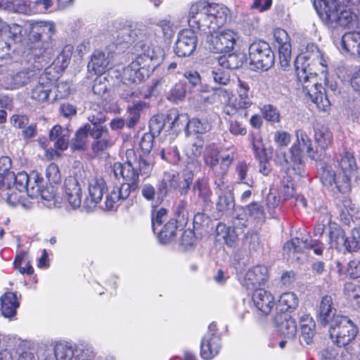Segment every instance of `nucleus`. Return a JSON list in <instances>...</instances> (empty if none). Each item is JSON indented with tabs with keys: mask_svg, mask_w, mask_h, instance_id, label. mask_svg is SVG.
I'll list each match as a JSON object with an SVG mask.
<instances>
[{
	"mask_svg": "<svg viewBox=\"0 0 360 360\" xmlns=\"http://www.w3.org/2000/svg\"><path fill=\"white\" fill-rule=\"evenodd\" d=\"M193 190L198 192V199L204 209L211 207L212 191L207 181L197 180L193 184Z\"/></svg>",
	"mask_w": 360,
	"mask_h": 360,
	"instance_id": "nucleus-32",
	"label": "nucleus"
},
{
	"mask_svg": "<svg viewBox=\"0 0 360 360\" xmlns=\"http://www.w3.org/2000/svg\"><path fill=\"white\" fill-rule=\"evenodd\" d=\"M186 94V84L185 82L180 81L177 82L168 93L167 98L169 100L177 102L182 101Z\"/></svg>",
	"mask_w": 360,
	"mask_h": 360,
	"instance_id": "nucleus-54",
	"label": "nucleus"
},
{
	"mask_svg": "<svg viewBox=\"0 0 360 360\" xmlns=\"http://www.w3.org/2000/svg\"><path fill=\"white\" fill-rule=\"evenodd\" d=\"M88 132L84 129V125L79 128L75 132V137L70 142L72 150L84 151L88 146Z\"/></svg>",
	"mask_w": 360,
	"mask_h": 360,
	"instance_id": "nucleus-45",
	"label": "nucleus"
},
{
	"mask_svg": "<svg viewBox=\"0 0 360 360\" xmlns=\"http://www.w3.org/2000/svg\"><path fill=\"white\" fill-rule=\"evenodd\" d=\"M40 70L32 66L23 68L13 76L6 77L3 85L6 89H15L25 86L38 78Z\"/></svg>",
	"mask_w": 360,
	"mask_h": 360,
	"instance_id": "nucleus-17",
	"label": "nucleus"
},
{
	"mask_svg": "<svg viewBox=\"0 0 360 360\" xmlns=\"http://www.w3.org/2000/svg\"><path fill=\"white\" fill-rule=\"evenodd\" d=\"M55 33V26L50 22H36L32 24L30 33V41H41L52 42V36Z\"/></svg>",
	"mask_w": 360,
	"mask_h": 360,
	"instance_id": "nucleus-21",
	"label": "nucleus"
},
{
	"mask_svg": "<svg viewBox=\"0 0 360 360\" xmlns=\"http://www.w3.org/2000/svg\"><path fill=\"white\" fill-rule=\"evenodd\" d=\"M315 86L319 94H314L313 91L310 92L302 86L303 93L309 96L311 101L316 103L319 108H321L323 110H326V108L330 105L328 96L330 93L336 94V93L338 92V85L335 82L327 79L326 87H323L321 84H319L317 79Z\"/></svg>",
	"mask_w": 360,
	"mask_h": 360,
	"instance_id": "nucleus-15",
	"label": "nucleus"
},
{
	"mask_svg": "<svg viewBox=\"0 0 360 360\" xmlns=\"http://www.w3.org/2000/svg\"><path fill=\"white\" fill-rule=\"evenodd\" d=\"M359 330L356 324L345 316L338 315L329 328L330 338L338 347H345L355 339Z\"/></svg>",
	"mask_w": 360,
	"mask_h": 360,
	"instance_id": "nucleus-10",
	"label": "nucleus"
},
{
	"mask_svg": "<svg viewBox=\"0 0 360 360\" xmlns=\"http://www.w3.org/2000/svg\"><path fill=\"white\" fill-rule=\"evenodd\" d=\"M70 131L60 125H55L49 132V139L54 141V147L60 150H65L70 144Z\"/></svg>",
	"mask_w": 360,
	"mask_h": 360,
	"instance_id": "nucleus-27",
	"label": "nucleus"
},
{
	"mask_svg": "<svg viewBox=\"0 0 360 360\" xmlns=\"http://www.w3.org/2000/svg\"><path fill=\"white\" fill-rule=\"evenodd\" d=\"M211 144H214V143H211ZM209 145H210V143L207 144L202 150L203 141L202 139H198L195 142H194L189 148H187L186 154L188 156L191 158L192 164L198 165V162L195 161V160H196L201 154L203 155L206 146ZM214 145L219 147L216 143H214ZM220 153L221 154H225L224 153ZM227 153H226V154Z\"/></svg>",
	"mask_w": 360,
	"mask_h": 360,
	"instance_id": "nucleus-49",
	"label": "nucleus"
},
{
	"mask_svg": "<svg viewBox=\"0 0 360 360\" xmlns=\"http://www.w3.org/2000/svg\"><path fill=\"white\" fill-rule=\"evenodd\" d=\"M84 125V129H86L88 132V134L94 140L109 136V130L105 124L91 126L89 125V123H86Z\"/></svg>",
	"mask_w": 360,
	"mask_h": 360,
	"instance_id": "nucleus-56",
	"label": "nucleus"
},
{
	"mask_svg": "<svg viewBox=\"0 0 360 360\" xmlns=\"http://www.w3.org/2000/svg\"><path fill=\"white\" fill-rule=\"evenodd\" d=\"M75 350L65 343H58L54 347V355L46 357L45 360H72Z\"/></svg>",
	"mask_w": 360,
	"mask_h": 360,
	"instance_id": "nucleus-44",
	"label": "nucleus"
},
{
	"mask_svg": "<svg viewBox=\"0 0 360 360\" xmlns=\"http://www.w3.org/2000/svg\"><path fill=\"white\" fill-rule=\"evenodd\" d=\"M246 60L243 53H233L218 58L219 65L226 69L236 70L240 68Z\"/></svg>",
	"mask_w": 360,
	"mask_h": 360,
	"instance_id": "nucleus-37",
	"label": "nucleus"
},
{
	"mask_svg": "<svg viewBox=\"0 0 360 360\" xmlns=\"http://www.w3.org/2000/svg\"><path fill=\"white\" fill-rule=\"evenodd\" d=\"M188 202L186 199L180 200L176 207L175 209V215L177 221L180 224H184L187 221L188 212L187 210Z\"/></svg>",
	"mask_w": 360,
	"mask_h": 360,
	"instance_id": "nucleus-61",
	"label": "nucleus"
},
{
	"mask_svg": "<svg viewBox=\"0 0 360 360\" xmlns=\"http://www.w3.org/2000/svg\"><path fill=\"white\" fill-rule=\"evenodd\" d=\"M249 64L253 70L266 71L275 63V56L269 44L259 40L252 42L249 46Z\"/></svg>",
	"mask_w": 360,
	"mask_h": 360,
	"instance_id": "nucleus-11",
	"label": "nucleus"
},
{
	"mask_svg": "<svg viewBox=\"0 0 360 360\" xmlns=\"http://www.w3.org/2000/svg\"><path fill=\"white\" fill-rule=\"evenodd\" d=\"M249 165L245 161L241 160L238 162L235 167V176L236 181L238 184L248 185L252 187L255 181L252 178L248 175Z\"/></svg>",
	"mask_w": 360,
	"mask_h": 360,
	"instance_id": "nucleus-43",
	"label": "nucleus"
},
{
	"mask_svg": "<svg viewBox=\"0 0 360 360\" xmlns=\"http://www.w3.org/2000/svg\"><path fill=\"white\" fill-rule=\"evenodd\" d=\"M220 349V336L205 335L201 340L200 356L205 359H212L218 354Z\"/></svg>",
	"mask_w": 360,
	"mask_h": 360,
	"instance_id": "nucleus-26",
	"label": "nucleus"
},
{
	"mask_svg": "<svg viewBox=\"0 0 360 360\" xmlns=\"http://www.w3.org/2000/svg\"><path fill=\"white\" fill-rule=\"evenodd\" d=\"M110 52L96 50L91 55V61L88 64V68L93 70L95 74H103L108 68L110 64Z\"/></svg>",
	"mask_w": 360,
	"mask_h": 360,
	"instance_id": "nucleus-28",
	"label": "nucleus"
},
{
	"mask_svg": "<svg viewBox=\"0 0 360 360\" xmlns=\"http://www.w3.org/2000/svg\"><path fill=\"white\" fill-rule=\"evenodd\" d=\"M245 211L248 215L257 219L258 221H264L265 219V212L263 207L258 202H253L245 207Z\"/></svg>",
	"mask_w": 360,
	"mask_h": 360,
	"instance_id": "nucleus-59",
	"label": "nucleus"
},
{
	"mask_svg": "<svg viewBox=\"0 0 360 360\" xmlns=\"http://www.w3.org/2000/svg\"><path fill=\"white\" fill-rule=\"evenodd\" d=\"M268 279V269L265 266H256L248 270L244 277L243 285L248 290H256L264 285Z\"/></svg>",
	"mask_w": 360,
	"mask_h": 360,
	"instance_id": "nucleus-18",
	"label": "nucleus"
},
{
	"mask_svg": "<svg viewBox=\"0 0 360 360\" xmlns=\"http://www.w3.org/2000/svg\"><path fill=\"white\" fill-rule=\"evenodd\" d=\"M113 144L114 141L109 135L108 136L94 139L91 143V149L95 155L100 156L105 150L112 146Z\"/></svg>",
	"mask_w": 360,
	"mask_h": 360,
	"instance_id": "nucleus-48",
	"label": "nucleus"
},
{
	"mask_svg": "<svg viewBox=\"0 0 360 360\" xmlns=\"http://www.w3.org/2000/svg\"><path fill=\"white\" fill-rule=\"evenodd\" d=\"M216 232L217 240H223L229 247H232L238 238L234 229L222 223L217 225Z\"/></svg>",
	"mask_w": 360,
	"mask_h": 360,
	"instance_id": "nucleus-41",
	"label": "nucleus"
},
{
	"mask_svg": "<svg viewBox=\"0 0 360 360\" xmlns=\"http://www.w3.org/2000/svg\"><path fill=\"white\" fill-rule=\"evenodd\" d=\"M6 175H0V197L8 204H14L18 200V195L14 193L13 187L11 186L9 181L6 180Z\"/></svg>",
	"mask_w": 360,
	"mask_h": 360,
	"instance_id": "nucleus-42",
	"label": "nucleus"
},
{
	"mask_svg": "<svg viewBox=\"0 0 360 360\" xmlns=\"http://www.w3.org/2000/svg\"><path fill=\"white\" fill-rule=\"evenodd\" d=\"M335 167L340 169L338 174L332 165L321 162L318 173L322 185L333 193L350 191L352 184L358 178L357 165L352 152L345 150L336 156Z\"/></svg>",
	"mask_w": 360,
	"mask_h": 360,
	"instance_id": "nucleus-3",
	"label": "nucleus"
},
{
	"mask_svg": "<svg viewBox=\"0 0 360 360\" xmlns=\"http://www.w3.org/2000/svg\"><path fill=\"white\" fill-rule=\"evenodd\" d=\"M51 90L49 83L45 84L39 82L32 90V98L39 102L45 101L48 99Z\"/></svg>",
	"mask_w": 360,
	"mask_h": 360,
	"instance_id": "nucleus-52",
	"label": "nucleus"
},
{
	"mask_svg": "<svg viewBox=\"0 0 360 360\" xmlns=\"http://www.w3.org/2000/svg\"><path fill=\"white\" fill-rule=\"evenodd\" d=\"M127 82L124 81L120 86V96L121 98L130 102L134 101L135 98H140L142 95L137 85L132 84L129 86Z\"/></svg>",
	"mask_w": 360,
	"mask_h": 360,
	"instance_id": "nucleus-47",
	"label": "nucleus"
},
{
	"mask_svg": "<svg viewBox=\"0 0 360 360\" xmlns=\"http://www.w3.org/2000/svg\"><path fill=\"white\" fill-rule=\"evenodd\" d=\"M75 360H98L95 359L92 347L78 345L75 349Z\"/></svg>",
	"mask_w": 360,
	"mask_h": 360,
	"instance_id": "nucleus-55",
	"label": "nucleus"
},
{
	"mask_svg": "<svg viewBox=\"0 0 360 360\" xmlns=\"http://www.w3.org/2000/svg\"><path fill=\"white\" fill-rule=\"evenodd\" d=\"M160 155L162 159L173 165L178 164L180 160V154L176 146L167 149L162 148L160 151Z\"/></svg>",
	"mask_w": 360,
	"mask_h": 360,
	"instance_id": "nucleus-60",
	"label": "nucleus"
},
{
	"mask_svg": "<svg viewBox=\"0 0 360 360\" xmlns=\"http://www.w3.org/2000/svg\"><path fill=\"white\" fill-rule=\"evenodd\" d=\"M210 129V124L206 120L193 118L192 120H190L189 125L188 126V132H186V134L188 135L190 134V131L194 134H202L208 131Z\"/></svg>",
	"mask_w": 360,
	"mask_h": 360,
	"instance_id": "nucleus-53",
	"label": "nucleus"
},
{
	"mask_svg": "<svg viewBox=\"0 0 360 360\" xmlns=\"http://www.w3.org/2000/svg\"><path fill=\"white\" fill-rule=\"evenodd\" d=\"M337 208L339 212L340 220L346 225L349 226L353 218L358 213V207L347 198L338 201Z\"/></svg>",
	"mask_w": 360,
	"mask_h": 360,
	"instance_id": "nucleus-29",
	"label": "nucleus"
},
{
	"mask_svg": "<svg viewBox=\"0 0 360 360\" xmlns=\"http://www.w3.org/2000/svg\"><path fill=\"white\" fill-rule=\"evenodd\" d=\"M345 238V231L341 227L336 224L329 226L328 243L331 247H335L337 249L341 248L342 246H344Z\"/></svg>",
	"mask_w": 360,
	"mask_h": 360,
	"instance_id": "nucleus-46",
	"label": "nucleus"
},
{
	"mask_svg": "<svg viewBox=\"0 0 360 360\" xmlns=\"http://www.w3.org/2000/svg\"><path fill=\"white\" fill-rule=\"evenodd\" d=\"M298 306V298L293 292L283 293L278 300L276 309L281 313L291 312Z\"/></svg>",
	"mask_w": 360,
	"mask_h": 360,
	"instance_id": "nucleus-40",
	"label": "nucleus"
},
{
	"mask_svg": "<svg viewBox=\"0 0 360 360\" xmlns=\"http://www.w3.org/2000/svg\"><path fill=\"white\" fill-rule=\"evenodd\" d=\"M336 309L334 307L333 299L331 295H324L318 306L316 310V318L318 322L322 326L331 323L335 318Z\"/></svg>",
	"mask_w": 360,
	"mask_h": 360,
	"instance_id": "nucleus-19",
	"label": "nucleus"
},
{
	"mask_svg": "<svg viewBox=\"0 0 360 360\" xmlns=\"http://www.w3.org/2000/svg\"><path fill=\"white\" fill-rule=\"evenodd\" d=\"M65 193L69 204L73 208H78L82 204V187L77 179L73 176L65 179Z\"/></svg>",
	"mask_w": 360,
	"mask_h": 360,
	"instance_id": "nucleus-22",
	"label": "nucleus"
},
{
	"mask_svg": "<svg viewBox=\"0 0 360 360\" xmlns=\"http://www.w3.org/2000/svg\"><path fill=\"white\" fill-rule=\"evenodd\" d=\"M261 110L262 115L266 120L272 122H279V112L274 105L270 104L264 105Z\"/></svg>",
	"mask_w": 360,
	"mask_h": 360,
	"instance_id": "nucleus-63",
	"label": "nucleus"
},
{
	"mask_svg": "<svg viewBox=\"0 0 360 360\" xmlns=\"http://www.w3.org/2000/svg\"><path fill=\"white\" fill-rule=\"evenodd\" d=\"M358 5L360 0H314L313 6L328 27L352 28L359 25V17L349 10L340 11L341 5Z\"/></svg>",
	"mask_w": 360,
	"mask_h": 360,
	"instance_id": "nucleus-5",
	"label": "nucleus"
},
{
	"mask_svg": "<svg viewBox=\"0 0 360 360\" xmlns=\"http://www.w3.org/2000/svg\"><path fill=\"white\" fill-rule=\"evenodd\" d=\"M296 141L292 145L288 153L282 155L280 163L283 166L300 165L303 162L304 150L311 159L319 161L323 159L321 151L312 147L311 141L305 131L298 129L295 132Z\"/></svg>",
	"mask_w": 360,
	"mask_h": 360,
	"instance_id": "nucleus-8",
	"label": "nucleus"
},
{
	"mask_svg": "<svg viewBox=\"0 0 360 360\" xmlns=\"http://www.w3.org/2000/svg\"><path fill=\"white\" fill-rule=\"evenodd\" d=\"M31 41V45L25 51V56H27V61L32 64V66L41 70L49 63L50 56L52 54V42Z\"/></svg>",
	"mask_w": 360,
	"mask_h": 360,
	"instance_id": "nucleus-13",
	"label": "nucleus"
},
{
	"mask_svg": "<svg viewBox=\"0 0 360 360\" xmlns=\"http://www.w3.org/2000/svg\"><path fill=\"white\" fill-rule=\"evenodd\" d=\"M300 328L302 340L307 345L312 343L316 334V323L309 314L300 317Z\"/></svg>",
	"mask_w": 360,
	"mask_h": 360,
	"instance_id": "nucleus-38",
	"label": "nucleus"
},
{
	"mask_svg": "<svg viewBox=\"0 0 360 360\" xmlns=\"http://www.w3.org/2000/svg\"><path fill=\"white\" fill-rule=\"evenodd\" d=\"M317 62L326 67V61L323 54L314 44H308L306 51L300 54L295 60V68L298 82L307 91L318 94L316 87V76L309 60Z\"/></svg>",
	"mask_w": 360,
	"mask_h": 360,
	"instance_id": "nucleus-6",
	"label": "nucleus"
},
{
	"mask_svg": "<svg viewBox=\"0 0 360 360\" xmlns=\"http://www.w3.org/2000/svg\"><path fill=\"white\" fill-rule=\"evenodd\" d=\"M0 8L20 13H26L28 10L27 3L24 0H0Z\"/></svg>",
	"mask_w": 360,
	"mask_h": 360,
	"instance_id": "nucleus-50",
	"label": "nucleus"
},
{
	"mask_svg": "<svg viewBox=\"0 0 360 360\" xmlns=\"http://www.w3.org/2000/svg\"><path fill=\"white\" fill-rule=\"evenodd\" d=\"M283 188L281 193L285 200L290 199L295 197V184L290 176L283 177L282 181Z\"/></svg>",
	"mask_w": 360,
	"mask_h": 360,
	"instance_id": "nucleus-62",
	"label": "nucleus"
},
{
	"mask_svg": "<svg viewBox=\"0 0 360 360\" xmlns=\"http://www.w3.org/2000/svg\"><path fill=\"white\" fill-rule=\"evenodd\" d=\"M237 37V33L230 30L212 32L207 39L208 48L214 53L229 52L233 50Z\"/></svg>",
	"mask_w": 360,
	"mask_h": 360,
	"instance_id": "nucleus-14",
	"label": "nucleus"
},
{
	"mask_svg": "<svg viewBox=\"0 0 360 360\" xmlns=\"http://www.w3.org/2000/svg\"><path fill=\"white\" fill-rule=\"evenodd\" d=\"M243 115L240 120L239 117H231L229 122V129L230 132L234 136H244L247 133V129L245 124L242 121Z\"/></svg>",
	"mask_w": 360,
	"mask_h": 360,
	"instance_id": "nucleus-57",
	"label": "nucleus"
},
{
	"mask_svg": "<svg viewBox=\"0 0 360 360\" xmlns=\"http://www.w3.org/2000/svg\"><path fill=\"white\" fill-rule=\"evenodd\" d=\"M229 14V9L223 5L200 1L191 6L188 22L193 29L212 33L225 25Z\"/></svg>",
	"mask_w": 360,
	"mask_h": 360,
	"instance_id": "nucleus-4",
	"label": "nucleus"
},
{
	"mask_svg": "<svg viewBox=\"0 0 360 360\" xmlns=\"http://www.w3.org/2000/svg\"><path fill=\"white\" fill-rule=\"evenodd\" d=\"M177 220L174 219L167 221L158 231L159 241L162 244H167L172 242L176 236L178 225Z\"/></svg>",
	"mask_w": 360,
	"mask_h": 360,
	"instance_id": "nucleus-39",
	"label": "nucleus"
},
{
	"mask_svg": "<svg viewBox=\"0 0 360 360\" xmlns=\"http://www.w3.org/2000/svg\"><path fill=\"white\" fill-rule=\"evenodd\" d=\"M112 172L116 179L122 178L124 182L120 186L112 188L109 195L106 196L105 206L108 210H112L122 202L127 200L131 192L136 191L139 185L137 183V176L129 167H122L121 162H115Z\"/></svg>",
	"mask_w": 360,
	"mask_h": 360,
	"instance_id": "nucleus-7",
	"label": "nucleus"
},
{
	"mask_svg": "<svg viewBox=\"0 0 360 360\" xmlns=\"http://www.w3.org/2000/svg\"><path fill=\"white\" fill-rule=\"evenodd\" d=\"M46 176L51 184H58L60 181L61 176L58 165L51 163L46 169Z\"/></svg>",
	"mask_w": 360,
	"mask_h": 360,
	"instance_id": "nucleus-64",
	"label": "nucleus"
},
{
	"mask_svg": "<svg viewBox=\"0 0 360 360\" xmlns=\"http://www.w3.org/2000/svg\"><path fill=\"white\" fill-rule=\"evenodd\" d=\"M106 189V184L103 178L91 179L89 182V195L84 203L89 207L95 206L101 202Z\"/></svg>",
	"mask_w": 360,
	"mask_h": 360,
	"instance_id": "nucleus-24",
	"label": "nucleus"
},
{
	"mask_svg": "<svg viewBox=\"0 0 360 360\" xmlns=\"http://www.w3.org/2000/svg\"><path fill=\"white\" fill-rule=\"evenodd\" d=\"M274 323L281 335L288 340H292L297 334V323L295 319L285 313L277 314Z\"/></svg>",
	"mask_w": 360,
	"mask_h": 360,
	"instance_id": "nucleus-20",
	"label": "nucleus"
},
{
	"mask_svg": "<svg viewBox=\"0 0 360 360\" xmlns=\"http://www.w3.org/2000/svg\"><path fill=\"white\" fill-rule=\"evenodd\" d=\"M131 155H134V151L133 150H127V160L124 163H121V165L132 168V172L137 176V183L139 185V175L148 176L152 171L153 165L141 155L134 160H129V156Z\"/></svg>",
	"mask_w": 360,
	"mask_h": 360,
	"instance_id": "nucleus-25",
	"label": "nucleus"
},
{
	"mask_svg": "<svg viewBox=\"0 0 360 360\" xmlns=\"http://www.w3.org/2000/svg\"><path fill=\"white\" fill-rule=\"evenodd\" d=\"M314 139L319 151H321L323 155L324 150L328 148L333 143V134L326 126H321L314 129Z\"/></svg>",
	"mask_w": 360,
	"mask_h": 360,
	"instance_id": "nucleus-34",
	"label": "nucleus"
},
{
	"mask_svg": "<svg viewBox=\"0 0 360 360\" xmlns=\"http://www.w3.org/2000/svg\"><path fill=\"white\" fill-rule=\"evenodd\" d=\"M324 248V244L319 239H311L310 237L302 239L295 238L284 245L283 251L288 258L299 259L297 254L302 252L304 249L312 250L314 254L322 255Z\"/></svg>",
	"mask_w": 360,
	"mask_h": 360,
	"instance_id": "nucleus-12",
	"label": "nucleus"
},
{
	"mask_svg": "<svg viewBox=\"0 0 360 360\" xmlns=\"http://www.w3.org/2000/svg\"><path fill=\"white\" fill-rule=\"evenodd\" d=\"M198 37L192 30H184L178 34L174 51L179 57H188L196 49Z\"/></svg>",
	"mask_w": 360,
	"mask_h": 360,
	"instance_id": "nucleus-16",
	"label": "nucleus"
},
{
	"mask_svg": "<svg viewBox=\"0 0 360 360\" xmlns=\"http://www.w3.org/2000/svg\"><path fill=\"white\" fill-rule=\"evenodd\" d=\"M19 305L16 294L13 292H6L1 297V310L4 317H13Z\"/></svg>",
	"mask_w": 360,
	"mask_h": 360,
	"instance_id": "nucleus-33",
	"label": "nucleus"
},
{
	"mask_svg": "<svg viewBox=\"0 0 360 360\" xmlns=\"http://www.w3.org/2000/svg\"><path fill=\"white\" fill-rule=\"evenodd\" d=\"M252 299L257 309L264 315L269 314L275 305L272 294L263 288L255 290Z\"/></svg>",
	"mask_w": 360,
	"mask_h": 360,
	"instance_id": "nucleus-23",
	"label": "nucleus"
},
{
	"mask_svg": "<svg viewBox=\"0 0 360 360\" xmlns=\"http://www.w3.org/2000/svg\"><path fill=\"white\" fill-rule=\"evenodd\" d=\"M6 180L9 181L11 186L13 187V191L18 195V200L14 204H10L12 206L18 205L22 193H26L31 198H36L39 195L41 189L43 188V178L37 172H32L28 174L25 172L14 173H8Z\"/></svg>",
	"mask_w": 360,
	"mask_h": 360,
	"instance_id": "nucleus-9",
	"label": "nucleus"
},
{
	"mask_svg": "<svg viewBox=\"0 0 360 360\" xmlns=\"http://www.w3.org/2000/svg\"><path fill=\"white\" fill-rule=\"evenodd\" d=\"M165 117L163 115H157L149 121L150 133L158 136L165 125Z\"/></svg>",
	"mask_w": 360,
	"mask_h": 360,
	"instance_id": "nucleus-58",
	"label": "nucleus"
},
{
	"mask_svg": "<svg viewBox=\"0 0 360 360\" xmlns=\"http://www.w3.org/2000/svg\"><path fill=\"white\" fill-rule=\"evenodd\" d=\"M341 44L347 52L356 53L360 57V32L345 33L342 37Z\"/></svg>",
	"mask_w": 360,
	"mask_h": 360,
	"instance_id": "nucleus-35",
	"label": "nucleus"
},
{
	"mask_svg": "<svg viewBox=\"0 0 360 360\" xmlns=\"http://www.w3.org/2000/svg\"><path fill=\"white\" fill-rule=\"evenodd\" d=\"M141 27L131 30L123 27L116 32L117 44H131L137 40L134 46L135 59L124 69L122 79L129 84H137L148 78L150 70L147 67L155 57L152 49L151 40L146 38Z\"/></svg>",
	"mask_w": 360,
	"mask_h": 360,
	"instance_id": "nucleus-2",
	"label": "nucleus"
},
{
	"mask_svg": "<svg viewBox=\"0 0 360 360\" xmlns=\"http://www.w3.org/2000/svg\"><path fill=\"white\" fill-rule=\"evenodd\" d=\"M178 186V180L174 174L165 172L162 179L158 186L157 201L162 202L172 190H175Z\"/></svg>",
	"mask_w": 360,
	"mask_h": 360,
	"instance_id": "nucleus-30",
	"label": "nucleus"
},
{
	"mask_svg": "<svg viewBox=\"0 0 360 360\" xmlns=\"http://www.w3.org/2000/svg\"><path fill=\"white\" fill-rule=\"evenodd\" d=\"M345 250L349 252L360 250V230L353 229L351 235L345 238L344 244Z\"/></svg>",
	"mask_w": 360,
	"mask_h": 360,
	"instance_id": "nucleus-51",
	"label": "nucleus"
},
{
	"mask_svg": "<svg viewBox=\"0 0 360 360\" xmlns=\"http://www.w3.org/2000/svg\"><path fill=\"white\" fill-rule=\"evenodd\" d=\"M235 159L233 152L221 154L214 144L207 146L203 153V162L208 169V174L213 180L217 195L216 210L221 215H229L235 208L233 190L226 185L225 179Z\"/></svg>",
	"mask_w": 360,
	"mask_h": 360,
	"instance_id": "nucleus-1",
	"label": "nucleus"
},
{
	"mask_svg": "<svg viewBox=\"0 0 360 360\" xmlns=\"http://www.w3.org/2000/svg\"><path fill=\"white\" fill-rule=\"evenodd\" d=\"M238 96L236 98V105L241 110V113L244 117L247 116L245 110L252 105V101L249 96L248 92L250 90L249 84L240 79H238Z\"/></svg>",
	"mask_w": 360,
	"mask_h": 360,
	"instance_id": "nucleus-31",
	"label": "nucleus"
},
{
	"mask_svg": "<svg viewBox=\"0 0 360 360\" xmlns=\"http://www.w3.org/2000/svg\"><path fill=\"white\" fill-rule=\"evenodd\" d=\"M167 119L171 125V128L176 131H181L182 129L188 132V126L190 120L186 113H179L176 109H172L169 111Z\"/></svg>",
	"mask_w": 360,
	"mask_h": 360,
	"instance_id": "nucleus-36",
	"label": "nucleus"
}]
</instances>
